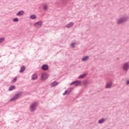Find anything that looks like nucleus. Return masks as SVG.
Here are the masks:
<instances>
[{
	"label": "nucleus",
	"mask_w": 129,
	"mask_h": 129,
	"mask_svg": "<svg viewBox=\"0 0 129 129\" xmlns=\"http://www.w3.org/2000/svg\"><path fill=\"white\" fill-rule=\"evenodd\" d=\"M129 17L128 16H121L120 18L116 20V24L117 25H122L124 23H126L128 21Z\"/></svg>",
	"instance_id": "f257e3e1"
},
{
	"label": "nucleus",
	"mask_w": 129,
	"mask_h": 129,
	"mask_svg": "<svg viewBox=\"0 0 129 129\" xmlns=\"http://www.w3.org/2000/svg\"><path fill=\"white\" fill-rule=\"evenodd\" d=\"M23 92H18L10 99V101H16L23 96Z\"/></svg>",
	"instance_id": "f03ea898"
},
{
	"label": "nucleus",
	"mask_w": 129,
	"mask_h": 129,
	"mask_svg": "<svg viewBox=\"0 0 129 129\" xmlns=\"http://www.w3.org/2000/svg\"><path fill=\"white\" fill-rule=\"evenodd\" d=\"M37 106H38V102H35L32 103L29 106V110L30 112H34L37 109Z\"/></svg>",
	"instance_id": "7ed1b4c3"
},
{
	"label": "nucleus",
	"mask_w": 129,
	"mask_h": 129,
	"mask_svg": "<svg viewBox=\"0 0 129 129\" xmlns=\"http://www.w3.org/2000/svg\"><path fill=\"white\" fill-rule=\"evenodd\" d=\"M121 69L124 72H127L129 70V61L124 62L121 66Z\"/></svg>",
	"instance_id": "20e7f679"
},
{
	"label": "nucleus",
	"mask_w": 129,
	"mask_h": 129,
	"mask_svg": "<svg viewBox=\"0 0 129 129\" xmlns=\"http://www.w3.org/2000/svg\"><path fill=\"white\" fill-rule=\"evenodd\" d=\"M42 26H43V22L41 21H38L33 25V26L35 29H40V28H42Z\"/></svg>",
	"instance_id": "39448f33"
},
{
	"label": "nucleus",
	"mask_w": 129,
	"mask_h": 129,
	"mask_svg": "<svg viewBox=\"0 0 129 129\" xmlns=\"http://www.w3.org/2000/svg\"><path fill=\"white\" fill-rule=\"evenodd\" d=\"M48 79V75L45 73H42L41 76V80H46Z\"/></svg>",
	"instance_id": "423d86ee"
},
{
	"label": "nucleus",
	"mask_w": 129,
	"mask_h": 129,
	"mask_svg": "<svg viewBox=\"0 0 129 129\" xmlns=\"http://www.w3.org/2000/svg\"><path fill=\"white\" fill-rule=\"evenodd\" d=\"M73 84H74L76 86H81V81H76L73 82L70 84V85H73Z\"/></svg>",
	"instance_id": "0eeeda50"
},
{
	"label": "nucleus",
	"mask_w": 129,
	"mask_h": 129,
	"mask_svg": "<svg viewBox=\"0 0 129 129\" xmlns=\"http://www.w3.org/2000/svg\"><path fill=\"white\" fill-rule=\"evenodd\" d=\"M112 86V82H109L106 84L105 88L106 89H110Z\"/></svg>",
	"instance_id": "6e6552de"
},
{
	"label": "nucleus",
	"mask_w": 129,
	"mask_h": 129,
	"mask_svg": "<svg viewBox=\"0 0 129 129\" xmlns=\"http://www.w3.org/2000/svg\"><path fill=\"white\" fill-rule=\"evenodd\" d=\"M89 60V56H83L81 58L82 62H86Z\"/></svg>",
	"instance_id": "1a4fd4ad"
},
{
	"label": "nucleus",
	"mask_w": 129,
	"mask_h": 129,
	"mask_svg": "<svg viewBox=\"0 0 129 129\" xmlns=\"http://www.w3.org/2000/svg\"><path fill=\"white\" fill-rule=\"evenodd\" d=\"M24 15H25V11L21 10L19 12H18L17 14H16V16H17L18 17H21L22 16H24Z\"/></svg>",
	"instance_id": "9d476101"
},
{
	"label": "nucleus",
	"mask_w": 129,
	"mask_h": 129,
	"mask_svg": "<svg viewBox=\"0 0 129 129\" xmlns=\"http://www.w3.org/2000/svg\"><path fill=\"white\" fill-rule=\"evenodd\" d=\"M42 70H43V71H46V70H49V66L47 64H43L41 67Z\"/></svg>",
	"instance_id": "9b49d317"
},
{
	"label": "nucleus",
	"mask_w": 129,
	"mask_h": 129,
	"mask_svg": "<svg viewBox=\"0 0 129 129\" xmlns=\"http://www.w3.org/2000/svg\"><path fill=\"white\" fill-rule=\"evenodd\" d=\"M72 90V89L69 88L67 90H66L63 93V95H65L66 94H70V92H71V91Z\"/></svg>",
	"instance_id": "f8f14e48"
},
{
	"label": "nucleus",
	"mask_w": 129,
	"mask_h": 129,
	"mask_svg": "<svg viewBox=\"0 0 129 129\" xmlns=\"http://www.w3.org/2000/svg\"><path fill=\"white\" fill-rule=\"evenodd\" d=\"M74 26V22H70L67 25V28L69 29V28H72Z\"/></svg>",
	"instance_id": "ddd939ff"
},
{
	"label": "nucleus",
	"mask_w": 129,
	"mask_h": 129,
	"mask_svg": "<svg viewBox=\"0 0 129 129\" xmlns=\"http://www.w3.org/2000/svg\"><path fill=\"white\" fill-rule=\"evenodd\" d=\"M58 84H59L58 83H57L56 81H54L50 84V86H51V87H54V86H56L58 85Z\"/></svg>",
	"instance_id": "4468645a"
},
{
	"label": "nucleus",
	"mask_w": 129,
	"mask_h": 129,
	"mask_svg": "<svg viewBox=\"0 0 129 129\" xmlns=\"http://www.w3.org/2000/svg\"><path fill=\"white\" fill-rule=\"evenodd\" d=\"M43 9L45 12H47L48 9H49V8L48 7V5L44 4L43 6Z\"/></svg>",
	"instance_id": "2eb2a0df"
},
{
	"label": "nucleus",
	"mask_w": 129,
	"mask_h": 129,
	"mask_svg": "<svg viewBox=\"0 0 129 129\" xmlns=\"http://www.w3.org/2000/svg\"><path fill=\"white\" fill-rule=\"evenodd\" d=\"M104 122H105V119H104V118H101V119H99L98 121V123L99 124H101V123H103Z\"/></svg>",
	"instance_id": "dca6fc26"
},
{
	"label": "nucleus",
	"mask_w": 129,
	"mask_h": 129,
	"mask_svg": "<svg viewBox=\"0 0 129 129\" xmlns=\"http://www.w3.org/2000/svg\"><path fill=\"white\" fill-rule=\"evenodd\" d=\"M30 19H31V20H36V19H37V16L35 14H32L30 16Z\"/></svg>",
	"instance_id": "f3484780"
},
{
	"label": "nucleus",
	"mask_w": 129,
	"mask_h": 129,
	"mask_svg": "<svg viewBox=\"0 0 129 129\" xmlns=\"http://www.w3.org/2000/svg\"><path fill=\"white\" fill-rule=\"evenodd\" d=\"M86 76V74H82L78 77V79H83Z\"/></svg>",
	"instance_id": "a211bd4d"
},
{
	"label": "nucleus",
	"mask_w": 129,
	"mask_h": 129,
	"mask_svg": "<svg viewBox=\"0 0 129 129\" xmlns=\"http://www.w3.org/2000/svg\"><path fill=\"white\" fill-rule=\"evenodd\" d=\"M26 70V68H25V66L21 67V70L20 71V73H23Z\"/></svg>",
	"instance_id": "6ab92c4d"
},
{
	"label": "nucleus",
	"mask_w": 129,
	"mask_h": 129,
	"mask_svg": "<svg viewBox=\"0 0 129 129\" xmlns=\"http://www.w3.org/2000/svg\"><path fill=\"white\" fill-rule=\"evenodd\" d=\"M14 89H16V86H11L9 89V91H12V90H14Z\"/></svg>",
	"instance_id": "aec40b11"
},
{
	"label": "nucleus",
	"mask_w": 129,
	"mask_h": 129,
	"mask_svg": "<svg viewBox=\"0 0 129 129\" xmlns=\"http://www.w3.org/2000/svg\"><path fill=\"white\" fill-rule=\"evenodd\" d=\"M37 78V75H33L32 76V80L34 81V80H36Z\"/></svg>",
	"instance_id": "412c9836"
},
{
	"label": "nucleus",
	"mask_w": 129,
	"mask_h": 129,
	"mask_svg": "<svg viewBox=\"0 0 129 129\" xmlns=\"http://www.w3.org/2000/svg\"><path fill=\"white\" fill-rule=\"evenodd\" d=\"M88 81L85 80L83 82L84 86H86V85H88Z\"/></svg>",
	"instance_id": "4be33fe9"
},
{
	"label": "nucleus",
	"mask_w": 129,
	"mask_h": 129,
	"mask_svg": "<svg viewBox=\"0 0 129 129\" xmlns=\"http://www.w3.org/2000/svg\"><path fill=\"white\" fill-rule=\"evenodd\" d=\"M6 39L4 37L0 38V44H2V43H4Z\"/></svg>",
	"instance_id": "5701e85b"
},
{
	"label": "nucleus",
	"mask_w": 129,
	"mask_h": 129,
	"mask_svg": "<svg viewBox=\"0 0 129 129\" xmlns=\"http://www.w3.org/2000/svg\"><path fill=\"white\" fill-rule=\"evenodd\" d=\"M76 45V43L75 42H74V43H72L71 44V47H72V48H74L75 47V45Z\"/></svg>",
	"instance_id": "b1692460"
},
{
	"label": "nucleus",
	"mask_w": 129,
	"mask_h": 129,
	"mask_svg": "<svg viewBox=\"0 0 129 129\" xmlns=\"http://www.w3.org/2000/svg\"><path fill=\"white\" fill-rule=\"evenodd\" d=\"M13 22H15V23L19 22V18H14L13 19Z\"/></svg>",
	"instance_id": "393cba45"
},
{
	"label": "nucleus",
	"mask_w": 129,
	"mask_h": 129,
	"mask_svg": "<svg viewBox=\"0 0 129 129\" xmlns=\"http://www.w3.org/2000/svg\"><path fill=\"white\" fill-rule=\"evenodd\" d=\"M125 85H129V80H126L125 82Z\"/></svg>",
	"instance_id": "a878e982"
},
{
	"label": "nucleus",
	"mask_w": 129,
	"mask_h": 129,
	"mask_svg": "<svg viewBox=\"0 0 129 129\" xmlns=\"http://www.w3.org/2000/svg\"><path fill=\"white\" fill-rule=\"evenodd\" d=\"M17 77H15L13 80H12V82H16V81H17Z\"/></svg>",
	"instance_id": "bb28decb"
},
{
	"label": "nucleus",
	"mask_w": 129,
	"mask_h": 129,
	"mask_svg": "<svg viewBox=\"0 0 129 129\" xmlns=\"http://www.w3.org/2000/svg\"><path fill=\"white\" fill-rule=\"evenodd\" d=\"M67 1V0H60V1L62 2V3H66Z\"/></svg>",
	"instance_id": "cd10ccee"
}]
</instances>
